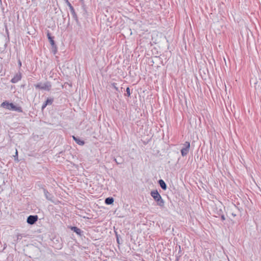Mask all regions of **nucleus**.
I'll return each mask as SVG.
<instances>
[{
  "mask_svg": "<svg viewBox=\"0 0 261 261\" xmlns=\"http://www.w3.org/2000/svg\"><path fill=\"white\" fill-rule=\"evenodd\" d=\"M221 218L222 220H224L225 219V218L224 215H222Z\"/></svg>",
  "mask_w": 261,
  "mask_h": 261,
  "instance_id": "5701e85b",
  "label": "nucleus"
},
{
  "mask_svg": "<svg viewBox=\"0 0 261 261\" xmlns=\"http://www.w3.org/2000/svg\"><path fill=\"white\" fill-rule=\"evenodd\" d=\"M35 86L36 88L46 91H49L51 88V85L49 82H46L44 83H39L35 85Z\"/></svg>",
  "mask_w": 261,
  "mask_h": 261,
  "instance_id": "f03ea898",
  "label": "nucleus"
},
{
  "mask_svg": "<svg viewBox=\"0 0 261 261\" xmlns=\"http://www.w3.org/2000/svg\"><path fill=\"white\" fill-rule=\"evenodd\" d=\"M70 12L72 15V16L73 17V18L76 21H78V18H77V16L75 12V10L74 9V8L72 7L71 8H70Z\"/></svg>",
  "mask_w": 261,
  "mask_h": 261,
  "instance_id": "9b49d317",
  "label": "nucleus"
},
{
  "mask_svg": "<svg viewBox=\"0 0 261 261\" xmlns=\"http://www.w3.org/2000/svg\"><path fill=\"white\" fill-rule=\"evenodd\" d=\"M47 37L48 39H49L50 38L53 37L51 36L50 33H49V32L48 31H47Z\"/></svg>",
  "mask_w": 261,
  "mask_h": 261,
  "instance_id": "412c9836",
  "label": "nucleus"
},
{
  "mask_svg": "<svg viewBox=\"0 0 261 261\" xmlns=\"http://www.w3.org/2000/svg\"><path fill=\"white\" fill-rule=\"evenodd\" d=\"M13 111L22 113L23 112L21 107H17L14 105Z\"/></svg>",
  "mask_w": 261,
  "mask_h": 261,
  "instance_id": "2eb2a0df",
  "label": "nucleus"
},
{
  "mask_svg": "<svg viewBox=\"0 0 261 261\" xmlns=\"http://www.w3.org/2000/svg\"><path fill=\"white\" fill-rule=\"evenodd\" d=\"M126 95L127 96H129L130 95V89L129 87H127L126 89Z\"/></svg>",
  "mask_w": 261,
  "mask_h": 261,
  "instance_id": "a211bd4d",
  "label": "nucleus"
},
{
  "mask_svg": "<svg viewBox=\"0 0 261 261\" xmlns=\"http://www.w3.org/2000/svg\"><path fill=\"white\" fill-rule=\"evenodd\" d=\"M54 99L53 98H47L42 106V110L45 109V108L48 105H51L53 102Z\"/></svg>",
  "mask_w": 261,
  "mask_h": 261,
  "instance_id": "0eeeda50",
  "label": "nucleus"
},
{
  "mask_svg": "<svg viewBox=\"0 0 261 261\" xmlns=\"http://www.w3.org/2000/svg\"><path fill=\"white\" fill-rule=\"evenodd\" d=\"M65 1V3L67 5V6L69 7V9L73 6L71 5V4L70 3V2L68 1V0H64Z\"/></svg>",
  "mask_w": 261,
  "mask_h": 261,
  "instance_id": "6ab92c4d",
  "label": "nucleus"
},
{
  "mask_svg": "<svg viewBox=\"0 0 261 261\" xmlns=\"http://www.w3.org/2000/svg\"><path fill=\"white\" fill-rule=\"evenodd\" d=\"M114 202V199L112 197H108L105 199V203L107 204H112Z\"/></svg>",
  "mask_w": 261,
  "mask_h": 261,
  "instance_id": "4468645a",
  "label": "nucleus"
},
{
  "mask_svg": "<svg viewBox=\"0 0 261 261\" xmlns=\"http://www.w3.org/2000/svg\"><path fill=\"white\" fill-rule=\"evenodd\" d=\"M14 105L13 103H10L7 101H4L1 104V107L6 109L13 111Z\"/></svg>",
  "mask_w": 261,
  "mask_h": 261,
  "instance_id": "20e7f679",
  "label": "nucleus"
},
{
  "mask_svg": "<svg viewBox=\"0 0 261 261\" xmlns=\"http://www.w3.org/2000/svg\"><path fill=\"white\" fill-rule=\"evenodd\" d=\"M151 196L154 200L157 202V205L163 207L164 206V201L157 190L152 191L150 193Z\"/></svg>",
  "mask_w": 261,
  "mask_h": 261,
  "instance_id": "f257e3e1",
  "label": "nucleus"
},
{
  "mask_svg": "<svg viewBox=\"0 0 261 261\" xmlns=\"http://www.w3.org/2000/svg\"><path fill=\"white\" fill-rule=\"evenodd\" d=\"M25 237V235H24L23 234H18L17 236H16V241H18L19 240H21L23 237Z\"/></svg>",
  "mask_w": 261,
  "mask_h": 261,
  "instance_id": "dca6fc26",
  "label": "nucleus"
},
{
  "mask_svg": "<svg viewBox=\"0 0 261 261\" xmlns=\"http://www.w3.org/2000/svg\"><path fill=\"white\" fill-rule=\"evenodd\" d=\"M73 140L76 142V143L80 145H83L85 143L84 141L80 140L79 138H77L74 136H72Z\"/></svg>",
  "mask_w": 261,
  "mask_h": 261,
  "instance_id": "f8f14e48",
  "label": "nucleus"
},
{
  "mask_svg": "<svg viewBox=\"0 0 261 261\" xmlns=\"http://www.w3.org/2000/svg\"><path fill=\"white\" fill-rule=\"evenodd\" d=\"M114 161L117 164H121L122 162L120 161H117V160L116 159H114Z\"/></svg>",
  "mask_w": 261,
  "mask_h": 261,
  "instance_id": "4be33fe9",
  "label": "nucleus"
},
{
  "mask_svg": "<svg viewBox=\"0 0 261 261\" xmlns=\"http://www.w3.org/2000/svg\"><path fill=\"white\" fill-rule=\"evenodd\" d=\"M14 160L15 161H17V162L19 161L18 159V151L17 150H16L15 154L14 155Z\"/></svg>",
  "mask_w": 261,
  "mask_h": 261,
  "instance_id": "f3484780",
  "label": "nucleus"
},
{
  "mask_svg": "<svg viewBox=\"0 0 261 261\" xmlns=\"http://www.w3.org/2000/svg\"><path fill=\"white\" fill-rule=\"evenodd\" d=\"M19 64L20 65V66H21V62H19Z\"/></svg>",
  "mask_w": 261,
  "mask_h": 261,
  "instance_id": "b1692460",
  "label": "nucleus"
},
{
  "mask_svg": "<svg viewBox=\"0 0 261 261\" xmlns=\"http://www.w3.org/2000/svg\"><path fill=\"white\" fill-rule=\"evenodd\" d=\"M183 148L181 149V154L182 156H185L189 153L190 147V143L189 142H186L184 144Z\"/></svg>",
  "mask_w": 261,
  "mask_h": 261,
  "instance_id": "7ed1b4c3",
  "label": "nucleus"
},
{
  "mask_svg": "<svg viewBox=\"0 0 261 261\" xmlns=\"http://www.w3.org/2000/svg\"><path fill=\"white\" fill-rule=\"evenodd\" d=\"M21 74L20 72L17 73L11 79V82L12 83H16L21 80Z\"/></svg>",
  "mask_w": 261,
  "mask_h": 261,
  "instance_id": "423d86ee",
  "label": "nucleus"
},
{
  "mask_svg": "<svg viewBox=\"0 0 261 261\" xmlns=\"http://www.w3.org/2000/svg\"><path fill=\"white\" fill-rule=\"evenodd\" d=\"M158 182H159V184L160 187H161V188L163 190H166L167 185H166V183L165 182V181L163 179H160Z\"/></svg>",
  "mask_w": 261,
  "mask_h": 261,
  "instance_id": "9d476101",
  "label": "nucleus"
},
{
  "mask_svg": "<svg viewBox=\"0 0 261 261\" xmlns=\"http://www.w3.org/2000/svg\"><path fill=\"white\" fill-rule=\"evenodd\" d=\"M71 230L79 235L81 236L82 234V231L81 229L77 228V227L72 226L71 227Z\"/></svg>",
  "mask_w": 261,
  "mask_h": 261,
  "instance_id": "1a4fd4ad",
  "label": "nucleus"
},
{
  "mask_svg": "<svg viewBox=\"0 0 261 261\" xmlns=\"http://www.w3.org/2000/svg\"><path fill=\"white\" fill-rule=\"evenodd\" d=\"M53 39H54V37H52V38H50L49 39H48V40H49V41L51 46H52L53 49H55V50H56L57 46L55 44V42Z\"/></svg>",
  "mask_w": 261,
  "mask_h": 261,
  "instance_id": "ddd939ff",
  "label": "nucleus"
},
{
  "mask_svg": "<svg viewBox=\"0 0 261 261\" xmlns=\"http://www.w3.org/2000/svg\"><path fill=\"white\" fill-rule=\"evenodd\" d=\"M43 191L46 198L48 200L53 201V196L46 189H44Z\"/></svg>",
  "mask_w": 261,
  "mask_h": 261,
  "instance_id": "6e6552de",
  "label": "nucleus"
},
{
  "mask_svg": "<svg viewBox=\"0 0 261 261\" xmlns=\"http://www.w3.org/2000/svg\"><path fill=\"white\" fill-rule=\"evenodd\" d=\"M38 219L37 215H30L28 217L27 222L28 224L32 225L36 223Z\"/></svg>",
  "mask_w": 261,
  "mask_h": 261,
  "instance_id": "39448f33",
  "label": "nucleus"
},
{
  "mask_svg": "<svg viewBox=\"0 0 261 261\" xmlns=\"http://www.w3.org/2000/svg\"><path fill=\"white\" fill-rule=\"evenodd\" d=\"M112 87L116 90V91H118V88L117 87V84L116 83H113L112 84Z\"/></svg>",
  "mask_w": 261,
  "mask_h": 261,
  "instance_id": "aec40b11",
  "label": "nucleus"
}]
</instances>
